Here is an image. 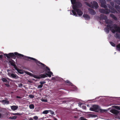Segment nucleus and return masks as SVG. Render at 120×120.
<instances>
[{"mask_svg":"<svg viewBox=\"0 0 120 120\" xmlns=\"http://www.w3.org/2000/svg\"><path fill=\"white\" fill-rule=\"evenodd\" d=\"M29 96L30 98H33L34 97V96L32 95H30Z\"/></svg>","mask_w":120,"mask_h":120,"instance_id":"34","label":"nucleus"},{"mask_svg":"<svg viewBox=\"0 0 120 120\" xmlns=\"http://www.w3.org/2000/svg\"><path fill=\"white\" fill-rule=\"evenodd\" d=\"M17 117V116H11L9 118L10 119H15Z\"/></svg>","mask_w":120,"mask_h":120,"instance_id":"21","label":"nucleus"},{"mask_svg":"<svg viewBox=\"0 0 120 120\" xmlns=\"http://www.w3.org/2000/svg\"><path fill=\"white\" fill-rule=\"evenodd\" d=\"M99 111L101 113L106 112L107 111V110L106 109H99Z\"/></svg>","mask_w":120,"mask_h":120,"instance_id":"14","label":"nucleus"},{"mask_svg":"<svg viewBox=\"0 0 120 120\" xmlns=\"http://www.w3.org/2000/svg\"><path fill=\"white\" fill-rule=\"evenodd\" d=\"M115 37L116 38H118L119 37V35L117 34H116L115 35Z\"/></svg>","mask_w":120,"mask_h":120,"instance_id":"40","label":"nucleus"},{"mask_svg":"<svg viewBox=\"0 0 120 120\" xmlns=\"http://www.w3.org/2000/svg\"><path fill=\"white\" fill-rule=\"evenodd\" d=\"M80 119L81 120H87V119H86L84 118L83 117H81L80 118Z\"/></svg>","mask_w":120,"mask_h":120,"instance_id":"33","label":"nucleus"},{"mask_svg":"<svg viewBox=\"0 0 120 120\" xmlns=\"http://www.w3.org/2000/svg\"><path fill=\"white\" fill-rule=\"evenodd\" d=\"M14 54L15 55H17L18 56V57L19 58H22L24 56L23 55L20 54H19L16 52H15L14 53Z\"/></svg>","mask_w":120,"mask_h":120,"instance_id":"12","label":"nucleus"},{"mask_svg":"<svg viewBox=\"0 0 120 120\" xmlns=\"http://www.w3.org/2000/svg\"><path fill=\"white\" fill-rule=\"evenodd\" d=\"M88 116L89 117H95L97 116L93 114H88Z\"/></svg>","mask_w":120,"mask_h":120,"instance_id":"19","label":"nucleus"},{"mask_svg":"<svg viewBox=\"0 0 120 120\" xmlns=\"http://www.w3.org/2000/svg\"><path fill=\"white\" fill-rule=\"evenodd\" d=\"M26 58H27L28 59H30L34 61V62L36 63L38 65V64H41L43 66H45V65L44 64L41 63L39 61H38L37 60L31 57H26Z\"/></svg>","mask_w":120,"mask_h":120,"instance_id":"7","label":"nucleus"},{"mask_svg":"<svg viewBox=\"0 0 120 120\" xmlns=\"http://www.w3.org/2000/svg\"><path fill=\"white\" fill-rule=\"evenodd\" d=\"M49 112H50L52 114H54V112L52 111H51V110H49Z\"/></svg>","mask_w":120,"mask_h":120,"instance_id":"38","label":"nucleus"},{"mask_svg":"<svg viewBox=\"0 0 120 120\" xmlns=\"http://www.w3.org/2000/svg\"><path fill=\"white\" fill-rule=\"evenodd\" d=\"M82 108L84 109H86V107L85 106H82Z\"/></svg>","mask_w":120,"mask_h":120,"instance_id":"44","label":"nucleus"},{"mask_svg":"<svg viewBox=\"0 0 120 120\" xmlns=\"http://www.w3.org/2000/svg\"><path fill=\"white\" fill-rule=\"evenodd\" d=\"M110 44L112 46H114L115 45V44L112 42H110Z\"/></svg>","mask_w":120,"mask_h":120,"instance_id":"41","label":"nucleus"},{"mask_svg":"<svg viewBox=\"0 0 120 120\" xmlns=\"http://www.w3.org/2000/svg\"><path fill=\"white\" fill-rule=\"evenodd\" d=\"M16 98H21V97H20L18 96H17Z\"/></svg>","mask_w":120,"mask_h":120,"instance_id":"47","label":"nucleus"},{"mask_svg":"<svg viewBox=\"0 0 120 120\" xmlns=\"http://www.w3.org/2000/svg\"><path fill=\"white\" fill-rule=\"evenodd\" d=\"M28 81L29 82H31L30 81Z\"/></svg>","mask_w":120,"mask_h":120,"instance_id":"56","label":"nucleus"},{"mask_svg":"<svg viewBox=\"0 0 120 120\" xmlns=\"http://www.w3.org/2000/svg\"><path fill=\"white\" fill-rule=\"evenodd\" d=\"M3 57V55H0V58H2Z\"/></svg>","mask_w":120,"mask_h":120,"instance_id":"48","label":"nucleus"},{"mask_svg":"<svg viewBox=\"0 0 120 120\" xmlns=\"http://www.w3.org/2000/svg\"><path fill=\"white\" fill-rule=\"evenodd\" d=\"M22 83H20L19 85V86H22Z\"/></svg>","mask_w":120,"mask_h":120,"instance_id":"46","label":"nucleus"},{"mask_svg":"<svg viewBox=\"0 0 120 120\" xmlns=\"http://www.w3.org/2000/svg\"><path fill=\"white\" fill-rule=\"evenodd\" d=\"M99 11L101 13L107 14L109 13L110 12H111L112 13H115V12H116L115 10L113 8H112L111 9V10H109L106 9H105V10H104L102 9H101L99 10Z\"/></svg>","mask_w":120,"mask_h":120,"instance_id":"4","label":"nucleus"},{"mask_svg":"<svg viewBox=\"0 0 120 120\" xmlns=\"http://www.w3.org/2000/svg\"><path fill=\"white\" fill-rule=\"evenodd\" d=\"M88 105H87V106H88Z\"/></svg>","mask_w":120,"mask_h":120,"instance_id":"57","label":"nucleus"},{"mask_svg":"<svg viewBox=\"0 0 120 120\" xmlns=\"http://www.w3.org/2000/svg\"><path fill=\"white\" fill-rule=\"evenodd\" d=\"M116 8L118 10V11H119V10L118 9H117V7H116Z\"/></svg>","mask_w":120,"mask_h":120,"instance_id":"54","label":"nucleus"},{"mask_svg":"<svg viewBox=\"0 0 120 120\" xmlns=\"http://www.w3.org/2000/svg\"><path fill=\"white\" fill-rule=\"evenodd\" d=\"M72 12L73 13L74 15H76L77 14L75 11L74 10H72Z\"/></svg>","mask_w":120,"mask_h":120,"instance_id":"32","label":"nucleus"},{"mask_svg":"<svg viewBox=\"0 0 120 120\" xmlns=\"http://www.w3.org/2000/svg\"><path fill=\"white\" fill-rule=\"evenodd\" d=\"M105 30V32L107 33H108L109 32V30L107 28H106Z\"/></svg>","mask_w":120,"mask_h":120,"instance_id":"30","label":"nucleus"},{"mask_svg":"<svg viewBox=\"0 0 120 120\" xmlns=\"http://www.w3.org/2000/svg\"><path fill=\"white\" fill-rule=\"evenodd\" d=\"M110 111L112 113L117 115V117L120 120V111L115 109H112Z\"/></svg>","mask_w":120,"mask_h":120,"instance_id":"6","label":"nucleus"},{"mask_svg":"<svg viewBox=\"0 0 120 120\" xmlns=\"http://www.w3.org/2000/svg\"><path fill=\"white\" fill-rule=\"evenodd\" d=\"M98 108V105H93L92 108H90V110L92 111H95V110L97 109Z\"/></svg>","mask_w":120,"mask_h":120,"instance_id":"8","label":"nucleus"},{"mask_svg":"<svg viewBox=\"0 0 120 120\" xmlns=\"http://www.w3.org/2000/svg\"><path fill=\"white\" fill-rule=\"evenodd\" d=\"M8 58H10V57H12L14 56V54L13 53H10L8 54H4Z\"/></svg>","mask_w":120,"mask_h":120,"instance_id":"9","label":"nucleus"},{"mask_svg":"<svg viewBox=\"0 0 120 120\" xmlns=\"http://www.w3.org/2000/svg\"><path fill=\"white\" fill-rule=\"evenodd\" d=\"M119 8H120V7H119Z\"/></svg>","mask_w":120,"mask_h":120,"instance_id":"59","label":"nucleus"},{"mask_svg":"<svg viewBox=\"0 0 120 120\" xmlns=\"http://www.w3.org/2000/svg\"><path fill=\"white\" fill-rule=\"evenodd\" d=\"M101 5L102 7L105 8H106V5L104 4H103L101 3Z\"/></svg>","mask_w":120,"mask_h":120,"instance_id":"24","label":"nucleus"},{"mask_svg":"<svg viewBox=\"0 0 120 120\" xmlns=\"http://www.w3.org/2000/svg\"><path fill=\"white\" fill-rule=\"evenodd\" d=\"M111 109V108H108L107 110V111H108V110L110 109Z\"/></svg>","mask_w":120,"mask_h":120,"instance_id":"51","label":"nucleus"},{"mask_svg":"<svg viewBox=\"0 0 120 120\" xmlns=\"http://www.w3.org/2000/svg\"><path fill=\"white\" fill-rule=\"evenodd\" d=\"M2 80L3 82H7V81H8L7 80V79H6L4 78H2Z\"/></svg>","mask_w":120,"mask_h":120,"instance_id":"29","label":"nucleus"},{"mask_svg":"<svg viewBox=\"0 0 120 120\" xmlns=\"http://www.w3.org/2000/svg\"><path fill=\"white\" fill-rule=\"evenodd\" d=\"M55 120H57V119H56L55 118Z\"/></svg>","mask_w":120,"mask_h":120,"instance_id":"55","label":"nucleus"},{"mask_svg":"<svg viewBox=\"0 0 120 120\" xmlns=\"http://www.w3.org/2000/svg\"><path fill=\"white\" fill-rule=\"evenodd\" d=\"M49 112V110H46L43 112L42 113L43 114H47Z\"/></svg>","mask_w":120,"mask_h":120,"instance_id":"23","label":"nucleus"},{"mask_svg":"<svg viewBox=\"0 0 120 120\" xmlns=\"http://www.w3.org/2000/svg\"><path fill=\"white\" fill-rule=\"evenodd\" d=\"M9 62L10 63V64L12 65L15 66V64L13 61H9Z\"/></svg>","mask_w":120,"mask_h":120,"instance_id":"22","label":"nucleus"},{"mask_svg":"<svg viewBox=\"0 0 120 120\" xmlns=\"http://www.w3.org/2000/svg\"><path fill=\"white\" fill-rule=\"evenodd\" d=\"M105 22L108 24L107 25V26L110 28L111 30L113 33H114L116 32H120V27H117L116 25H109L112 23V22L110 20L106 19Z\"/></svg>","mask_w":120,"mask_h":120,"instance_id":"1","label":"nucleus"},{"mask_svg":"<svg viewBox=\"0 0 120 120\" xmlns=\"http://www.w3.org/2000/svg\"><path fill=\"white\" fill-rule=\"evenodd\" d=\"M29 107L31 109H33L34 108V105L33 104L30 105L29 106Z\"/></svg>","mask_w":120,"mask_h":120,"instance_id":"26","label":"nucleus"},{"mask_svg":"<svg viewBox=\"0 0 120 120\" xmlns=\"http://www.w3.org/2000/svg\"><path fill=\"white\" fill-rule=\"evenodd\" d=\"M112 108L116 109L118 110H120V106L113 105L112 106Z\"/></svg>","mask_w":120,"mask_h":120,"instance_id":"13","label":"nucleus"},{"mask_svg":"<svg viewBox=\"0 0 120 120\" xmlns=\"http://www.w3.org/2000/svg\"><path fill=\"white\" fill-rule=\"evenodd\" d=\"M1 102L4 104H8L9 101H8L3 100L1 101Z\"/></svg>","mask_w":120,"mask_h":120,"instance_id":"17","label":"nucleus"},{"mask_svg":"<svg viewBox=\"0 0 120 120\" xmlns=\"http://www.w3.org/2000/svg\"><path fill=\"white\" fill-rule=\"evenodd\" d=\"M40 83L41 85H42L43 84H44L45 83V81H41L40 82Z\"/></svg>","mask_w":120,"mask_h":120,"instance_id":"36","label":"nucleus"},{"mask_svg":"<svg viewBox=\"0 0 120 120\" xmlns=\"http://www.w3.org/2000/svg\"><path fill=\"white\" fill-rule=\"evenodd\" d=\"M24 72L26 74H28V75H29L30 76H32L34 77V75H33L31 73L28 72L27 71H24Z\"/></svg>","mask_w":120,"mask_h":120,"instance_id":"16","label":"nucleus"},{"mask_svg":"<svg viewBox=\"0 0 120 120\" xmlns=\"http://www.w3.org/2000/svg\"><path fill=\"white\" fill-rule=\"evenodd\" d=\"M117 49L118 51H120V44H119L116 46Z\"/></svg>","mask_w":120,"mask_h":120,"instance_id":"20","label":"nucleus"},{"mask_svg":"<svg viewBox=\"0 0 120 120\" xmlns=\"http://www.w3.org/2000/svg\"><path fill=\"white\" fill-rule=\"evenodd\" d=\"M42 86L43 85L41 84V85H39L38 86V88H41L42 87Z\"/></svg>","mask_w":120,"mask_h":120,"instance_id":"39","label":"nucleus"},{"mask_svg":"<svg viewBox=\"0 0 120 120\" xmlns=\"http://www.w3.org/2000/svg\"><path fill=\"white\" fill-rule=\"evenodd\" d=\"M34 119L36 120H37L38 119V117L37 116H35L33 117Z\"/></svg>","mask_w":120,"mask_h":120,"instance_id":"37","label":"nucleus"},{"mask_svg":"<svg viewBox=\"0 0 120 120\" xmlns=\"http://www.w3.org/2000/svg\"><path fill=\"white\" fill-rule=\"evenodd\" d=\"M29 120H33L32 118H30L29 119Z\"/></svg>","mask_w":120,"mask_h":120,"instance_id":"50","label":"nucleus"},{"mask_svg":"<svg viewBox=\"0 0 120 120\" xmlns=\"http://www.w3.org/2000/svg\"><path fill=\"white\" fill-rule=\"evenodd\" d=\"M65 82L67 83H71L70 82V81H69L68 80H66L65 81Z\"/></svg>","mask_w":120,"mask_h":120,"instance_id":"43","label":"nucleus"},{"mask_svg":"<svg viewBox=\"0 0 120 120\" xmlns=\"http://www.w3.org/2000/svg\"><path fill=\"white\" fill-rule=\"evenodd\" d=\"M41 100L42 101L44 102H47V100L46 99H41Z\"/></svg>","mask_w":120,"mask_h":120,"instance_id":"35","label":"nucleus"},{"mask_svg":"<svg viewBox=\"0 0 120 120\" xmlns=\"http://www.w3.org/2000/svg\"><path fill=\"white\" fill-rule=\"evenodd\" d=\"M83 16L86 19H89L90 18L89 16L87 15L84 14Z\"/></svg>","mask_w":120,"mask_h":120,"instance_id":"15","label":"nucleus"},{"mask_svg":"<svg viewBox=\"0 0 120 120\" xmlns=\"http://www.w3.org/2000/svg\"><path fill=\"white\" fill-rule=\"evenodd\" d=\"M73 8L74 10L76 11L79 15H82L83 13L77 8H80L82 6V4L79 2H77L75 4H73Z\"/></svg>","mask_w":120,"mask_h":120,"instance_id":"2","label":"nucleus"},{"mask_svg":"<svg viewBox=\"0 0 120 120\" xmlns=\"http://www.w3.org/2000/svg\"><path fill=\"white\" fill-rule=\"evenodd\" d=\"M88 10L90 13L92 15H94L96 12L93 10L91 8L88 9Z\"/></svg>","mask_w":120,"mask_h":120,"instance_id":"10","label":"nucleus"},{"mask_svg":"<svg viewBox=\"0 0 120 120\" xmlns=\"http://www.w3.org/2000/svg\"><path fill=\"white\" fill-rule=\"evenodd\" d=\"M16 68H15L18 71V73H19L20 74H23L24 72L22 70L17 69H16Z\"/></svg>","mask_w":120,"mask_h":120,"instance_id":"18","label":"nucleus"},{"mask_svg":"<svg viewBox=\"0 0 120 120\" xmlns=\"http://www.w3.org/2000/svg\"><path fill=\"white\" fill-rule=\"evenodd\" d=\"M75 117V118H76V117Z\"/></svg>","mask_w":120,"mask_h":120,"instance_id":"58","label":"nucleus"},{"mask_svg":"<svg viewBox=\"0 0 120 120\" xmlns=\"http://www.w3.org/2000/svg\"><path fill=\"white\" fill-rule=\"evenodd\" d=\"M11 76L14 78H15L16 77V75H15L13 74H11Z\"/></svg>","mask_w":120,"mask_h":120,"instance_id":"25","label":"nucleus"},{"mask_svg":"<svg viewBox=\"0 0 120 120\" xmlns=\"http://www.w3.org/2000/svg\"><path fill=\"white\" fill-rule=\"evenodd\" d=\"M46 68L47 70L49 71H50V69L48 67H46Z\"/></svg>","mask_w":120,"mask_h":120,"instance_id":"45","label":"nucleus"},{"mask_svg":"<svg viewBox=\"0 0 120 120\" xmlns=\"http://www.w3.org/2000/svg\"><path fill=\"white\" fill-rule=\"evenodd\" d=\"M52 80H55V78L54 77H52Z\"/></svg>","mask_w":120,"mask_h":120,"instance_id":"49","label":"nucleus"},{"mask_svg":"<svg viewBox=\"0 0 120 120\" xmlns=\"http://www.w3.org/2000/svg\"><path fill=\"white\" fill-rule=\"evenodd\" d=\"M85 4L88 6L92 8H97L98 7V3L95 1H93L92 2H91V5H90V4L87 3H86Z\"/></svg>","mask_w":120,"mask_h":120,"instance_id":"5","label":"nucleus"},{"mask_svg":"<svg viewBox=\"0 0 120 120\" xmlns=\"http://www.w3.org/2000/svg\"><path fill=\"white\" fill-rule=\"evenodd\" d=\"M110 15V16L112 17L115 20H116L117 19L116 17L115 16L113 15Z\"/></svg>","mask_w":120,"mask_h":120,"instance_id":"28","label":"nucleus"},{"mask_svg":"<svg viewBox=\"0 0 120 120\" xmlns=\"http://www.w3.org/2000/svg\"><path fill=\"white\" fill-rule=\"evenodd\" d=\"M71 3L72 4H75L77 2H75V0H71Z\"/></svg>","mask_w":120,"mask_h":120,"instance_id":"27","label":"nucleus"},{"mask_svg":"<svg viewBox=\"0 0 120 120\" xmlns=\"http://www.w3.org/2000/svg\"><path fill=\"white\" fill-rule=\"evenodd\" d=\"M13 115H20L21 114H19V113H13Z\"/></svg>","mask_w":120,"mask_h":120,"instance_id":"31","label":"nucleus"},{"mask_svg":"<svg viewBox=\"0 0 120 120\" xmlns=\"http://www.w3.org/2000/svg\"><path fill=\"white\" fill-rule=\"evenodd\" d=\"M45 74H42L40 75V76L37 75H34V77L38 79H40L41 78H44L47 77V76L49 77H51V75H53V73L51 71H48Z\"/></svg>","mask_w":120,"mask_h":120,"instance_id":"3","label":"nucleus"},{"mask_svg":"<svg viewBox=\"0 0 120 120\" xmlns=\"http://www.w3.org/2000/svg\"><path fill=\"white\" fill-rule=\"evenodd\" d=\"M111 5L112 6H113V4H111Z\"/></svg>","mask_w":120,"mask_h":120,"instance_id":"53","label":"nucleus"},{"mask_svg":"<svg viewBox=\"0 0 120 120\" xmlns=\"http://www.w3.org/2000/svg\"><path fill=\"white\" fill-rule=\"evenodd\" d=\"M11 109L14 111L16 110L18 108V106L17 105H13L11 106Z\"/></svg>","mask_w":120,"mask_h":120,"instance_id":"11","label":"nucleus"},{"mask_svg":"<svg viewBox=\"0 0 120 120\" xmlns=\"http://www.w3.org/2000/svg\"><path fill=\"white\" fill-rule=\"evenodd\" d=\"M107 19V17L106 16H105V19Z\"/></svg>","mask_w":120,"mask_h":120,"instance_id":"52","label":"nucleus"},{"mask_svg":"<svg viewBox=\"0 0 120 120\" xmlns=\"http://www.w3.org/2000/svg\"><path fill=\"white\" fill-rule=\"evenodd\" d=\"M117 3L118 4L120 5V1L119 0H117L116 1Z\"/></svg>","mask_w":120,"mask_h":120,"instance_id":"42","label":"nucleus"}]
</instances>
